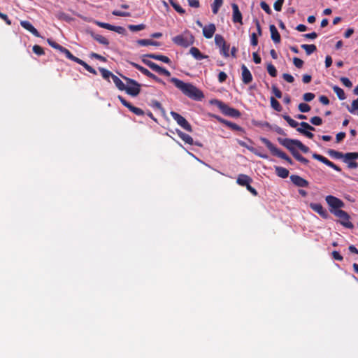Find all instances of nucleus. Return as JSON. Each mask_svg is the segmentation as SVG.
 Instances as JSON below:
<instances>
[{"instance_id": "f257e3e1", "label": "nucleus", "mask_w": 358, "mask_h": 358, "mask_svg": "<svg viewBox=\"0 0 358 358\" xmlns=\"http://www.w3.org/2000/svg\"><path fill=\"white\" fill-rule=\"evenodd\" d=\"M170 81L173 83L183 94L191 99L194 101H201L204 98V94L202 91L191 83H184L176 78H171Z\"/></svg>"}, {"instance_id": "f03ea898", "label": "nucleus", "mask_w": 358, "mask_h": 358, "mask_svg": "<svg viewBox=\"0 0 358 358\" xmlns=\"http://www.w3.org/2000/svg\"><path fill=\"white\" fill-rule=\"evenodd\" d=\"M260 141L266 146L273 155L285 160L291 165L294 164L292 159L286 153L276 148L268 139L262 137Z\"/></svg>"}, {"instance_id": "7ed1b4c3", "label": "nucleus", "mask_w": 358, "mask_h": 358, "mask_svg": "<svg viewBox=\"0 0 358 358\" xmlns=\"http://www.w3.org/2000/svg\"><path fill=\"white\" fill-rule=\"evenodd\" d=\"M120 76L126 81V86L124 91L131 96H137L141 92V85L136 80L127 78L120 74Z\"/></svg>"}, {"instance_id": "20e7f679", "label": "nucleus", "mask_w": 358, "mask_h": 358, "mask_svg": "<svg viewBox=\"0 0 358 358\" xmlns=\"http://www.w3.org/2000/svg\"><path fill=\"white\" fill-rule=\"evenodd\" d=\"M325 201L329 206L330 213L333 215L342 210L341 208L345 206V203L341 199L332 195H327L325 197Z\"/></svg>"}, {"instance_id": "39448f33", "label": "nucleus", "mask_w": 358, "mask_h": 358, "mask_svg": "<svg viewBox=\"0 0 358 358\" xmlns=\"http://www.w3.org/2000/svg\"><path fill=\"white\" fill-rule=\"evenodd\" d=\"M98 69L105 80L110 81V78H111L117 88L120 91H124L126 84H124L117 76L113 74L106 69Z\"/></svg>"}, {"instance_id": "423d86ee", "label": "nucleus", "mask_w": 358, "mask_h": 358, "mask_svg": "<svg viewBox=\"0 0 358 358\" xmlns=\"http://www.w3.org/2000/svg\"><path fill=\"white\" fill-rule=\"evenodd\" d=\"M215 103L225 115L232 117H239L241 116V113L239 110L236 108L229 107L227 104L221 101L215 100Z\"/></svg>"}, {"instance_id": "0eeeda50", "label": "nucleus", "mask_w": 358, "mask_h": 358, "mask_svg": "<svg viewBox=\"0 0 358 358\" xmlns=\"http://www.w3.org/2000/svg\"><path fill=\"white\" fill-rule=\"evenodd\" d=\"M194 41V36L189 33H184L173 38L174 43L185 48L192 45Z\"/></svg>"}, {"instance_id": "6e6552de", "label": "nucleus", "mask_w": 358, "mask_h": 358, "mask_svg": "<svg viewBox=\"0 0 358 358\" xmlns=\"http://www.w3.org/2000/svg\"><path fill=\"white\" fill-rule=\"evenodd\" d=\"M170 114L171 117L173 118V120H176L178 124H179L182 128H183L184 129L189 132L192 131L191 124L187 121V120L184 117L174 111H171Z\"/></svg>"}, {"instance_id": "1a4fd4ad", "label": "nucleus", "mask_w": 358, "mask_h": 358, "mask_svg": "<svg viewBox=\"0 0 358 358\" xmlns=\"http://www.w3.org/2000/svg\"><path fill=\"white\" fill-rule=\"evenodd\" d=\"M334 215L339 218V222L343 227L348 229H352L354 227L353 224L350 221V215L345 211L343 210L338 211Z\"/></svg>"}, {"instance_id": "9d476101", "label": "nucleus", "mask_w": 358, "mask_h": 358, "mask_svg": "<svg viewBox=\"0 0 358 358\" xmlns=\"http://www.w3.org/2000/svg\"><path fill=\"white\" fill-rule=\"evenodd\" d=\"M357 159H358V152H347L343 154V162L348 164V166L350 169H356L358 167V163L353 161Z\"/></svg>"}, {"instance_id": "9b49d317", "label": "nucleus", "mask_w": 358, "mask_h": 358, "mask_svg": "<svg viewBox=\"0 0 358 358\" xmlns=\"http://www.w3.org/2000/svg\"><path fill=\"white\" fill-rule=\"evenodd\" d=\"M301 127H297L296 131L300 134H303L306 137L312 139L314 137V134L310 131H315V129L313 126L310 125L306 122H301L300 123Z\"/></svg>"}, {"instance_id": "f8f14e48", "label": "nucleus", "mask_w": 358, "mask_h": 358, "mask_svg": "<svg viewBox=\"0 0 358 358\" xmlns=\"http://www.w3.org/2000/svg\"><path fill=\"white\" fill-rule=\"evenodd\" d=\"M278 141L282 145H283L287 150H289L290 151V152L292 153V155H293V153H294V152L297 151L295 148V147L297 148V143H298L297 139H291V138L282 139V138H278Z\"/></svg>"}, {"instance_id": "ddd939ff", "label": "nucleus", "mask_w": 358, "mask_h": 358, "mask_svg": "<svg viewBox=\"0 0 358 358\" xmlns=\"http://www.w3.org/2000/svg\"><path fill=\"white\" fill-rule=\"evenodd\" d=\"M117 99L120 100L121 103L127 107L131 112L134 113L135 115L138 116H143L145 114V112L141 109L140 108H137L136 106H134L131 103L127 101L124 97L119 95L117 96Z\"/></svg>"}, {"instance_id": "4468645a", "label": "nucleus", "mask_w": 358, "mask_h": 358, "mask_svg": "<svg viewBox=\"0 0 358 358\" xmlns=\"http://www.w3.org/2000/svg\"><path fill=\"white\" fill-rule=\"evenodd\" d=\"M309 206L313 211L319 214L323 219L329 218V215L327 210L323 208L322 204L318 203H310Z\"/></svg>"}, {"instance_id": "2eb2a0df", "label": "nucleus", "mask_w": 358, "mask_h": 358, "mask_svg": "<svg viewBox=\"0 0 358 358\" xmlns=\"http://www.w3.org/2000/svg\"><path fill=\"white\" fill-rule=\"evenodd\" d=\"M313 157L314 159L324 163L327 166L334 169L336 171H338V172L341 171V169L339 166H338L336 164H335L334 163H333L332 162L329 160L327 158L324 157V156H322L321 155L314 153L313 155Z\"/></svg>"}, {"instance_id": "dca6fc26", "label": "nucleus", "mask_w": 358, "mask_h": 358, "mask_svg": "<svg viewBox=\"0 0 358 358\" xmlns=\"http://www.w3.org/2000/svg\"><path fill=\"white\" fill-rule=\"evenodd\" d=\"M290 180L295 186L299 187H307L309 185V182L307 180L298 175H291Z\"/></svg>"}, {"instance_id": "f3484780", "label": "nucleus", "mask_w": 358, "mask_h": 358, "mask_svg": "<svg viewBox=\"0 0 358 358\" xmlns=\"http://www.w3.org/2000/svg\"><path fill=\"white\" fill-rule=\"evenodd\" d=\"M61 53L63 54L66 58L76 62V63L79 64L80 65L83 66V67H90V66L87 64L85 62H83V60L80 59L79 58L73 56L70 52V51L69 50H67L66 48H65L64 47L62 49Z\"/></svg>"}, {"instance_id": "a211bd4d", "label": "nucleus", "mask_w": 358, "mask_h": 358, "mask_svg": "<svg viewBox=\"0 0 358 358\" xmlns=\"http://www.w3.org/2000/svg\"><path fill=\"white\" fill-rule=\"evenodd\" d=\"M20 25L24 29H25L26 30H27L28 31L31 33L34 36H35L36 37L40 36V34H39L38 31H37V29L29 21L22 20L20 22Z\"/></svg>"}, {"instance_id": "6ab92c4d", "label": "nucleus", "mask_w": 358, "mask_h": 358, "mask_svg": "<svg viewBox=\"0 0 358 358\" xmlns=\"http://www.w3.org/2000/svg\"><path fill=\"white\" fill-rule=\"evenodd\" d=\"M216 30L215 25L213 23L203 27V34L206 38H211Z\"/></svg>"}, {"instance_id": "aec40b11", "label": "nucleus", "mask_w": 358, "mask_h": 358, "mask_svg": "<svg viewBox=\"0 0 358 358\" xmlns=\"http://www.w3.org/2000/svg\"><path fill=\"white\" fill-rule=\"evenodd\" d=\"M233 10V21L234 22H239L242 24V14L239 10L238 6L236 3L231 4Z\"/></svg>"}, {"instance_id": "412c9836", "label": "nucleus", "mask_w": 358, "mask_h": 358, "mask_svg": "<svg viewBox=\"0 0 358 358\" xmlns=\"http://www.w3.org/2000/svg\"><path fill=\"white\" fill-rule=\"evenodd\" d=\"M252 182V179L249 176L245 174H239L236 180L237 184L243 187H245L248 183H251Z\"/></svg>"}, {"instance_id": "4be33fe9", "label": "nucleus", "mask_w": 358, "mask_h": 358, "mask_svg": "<svg viewBox=\"0 0 358 358\" xmlns=\"http://www.w3.org/2000/svg\"><path fill=\"white\" fill-rule=\"evenodd\" d=\"M242 81L244 84L248 85L252 81V76L248 69H242Z\"/></svg>"}, {"instance_id": "5701e85b", "label": "nucleus", "mask_w": 358, "mask_h": 358, "mask_svg": "<svg viewBox=\"0 0 358 358\" xmlns=\"http://www.w3.org/2000/svg\"><path fill=\"white\" fill-rule=\"evenodd\" d=\"M269 29L271 31V37L274 43H278L280 42V35L278 33L275 26L274 24H271L269 27Z\"/></svg>"}, {"instance_id": "b1692460", "label": "nucleus", "mask_w": 358, "mask_h": 358, "mask_svg": "<svg viewBox=\"0 0 358 358\" xmlns=\"http://www.w3.org/2000/svg\"><path fill=\"white\" fill-rule=\"evenodd\" d=\"M176 133H177L178 136L185 143H187V144L191 145L194 144L193 138L189 134H187L182 132V131H180L179 129H176Z\"/></svg>"}, {"instance_id": "393cba45", "label": "nucleus", "mask_w": 358, "mask_h": 358, "mask_svg": "<svg viewBox=\"0 0 358 358\" xmlns=\"http://www.w3.org/2000/svg\"><path fill=\"white\" fill-rule=\"evenodd\" d=\"M275 171L276 175L281 178H286L289 176V171L282 166H275Z\"/></svg>"}, {"instance_id": "a878e982", "label": "nucleus", "mask_w": 358, "mask_h": 358, "mask_svg": "<svg viewBox=\"0 0 358 358\" xmlns=\"http://www.w3.org/2000/svg\"><path fill=\"white\" fill-rule=\"evenodd\" d=\"M149 57H152V59L162 61V62H164L165 64H167L169 65L171 64V60L166 56L161 55L149 54Z\"/></svg>"}, {"instance_id": "bb28decb", "label": "nucleus", "mask_w": 358, "mask_h": 358, "mask_svg": "<svg viewBox=\"0 0 358 358\" xmlns=\"http://www.w3.org/2000/svg\"><path fill=\"white\" fill-rule=\"evenodd\" d=\"M189 52L197 60H201L204 57V56L201 53L200 50L197 48H191Z\"/></svg>"}, {"instance_id": "cd10ccee", "label": "nucleus", "mask_w": 358, "mask_h": 358, "mask_svg": "<svg viewBox=\"0 0 358 358\" xmlns=\"http://www.w3.org/2000/svg\"><path fill=\"white\" fill-rule=\"evenodd\" d=\"M333 90L336 94L338 98L340 100H344L346 98L343 90L341 89V87H339L338 86H336V85L334 86Z\"/></svg>"}, {"instance_id": "c85d7f7f", "label": "nucleus", "mask_w": 358, "mask_h": 358, "mask_svg": "<svg viewBox=\"0 0 358 358\" xmlns=\"http://www.w3.org/2000/svg\"><path fill=\"white\" fill-rule=\"evenodd\" d=\"M283 119L289 124V125L291 127L296 128L300 123L293 120L290 116L288 115H282Z\"/></svg>"}, {"instance_id": "c756f323", "label": "nucleus", "mask_w": 358, "mask_h": 358, "mask_svg": "<svg viewBox=\"0 0 358 358\" xmlns=\"http://www.w3.org/2000/svg\"><path fill=\"white\" fill-rule=\"evenodd\" d=\"M150 58L151 57H149V55H145L142 57L141 60L145 65L148 66L149 67H159L157 64L150 61Z\"/></svg>"}, {"instance_id": "7c9ffc66", "label": "nucleus", "mask_w": 358, "mask_h": 358, "mask_svg": "<svg viewBox=\"0 0 358 358\" xmlns=\"http://www.w3.org/2000/svg\"><path fill=\"white\" fill-rule=\"evenodd\" d=\"M301 48L305 50L306 54L308 55H310L313 52H314L316 50V46L313 44L308 45V44H303L301 45Z\"/></svg>"}, {"instance_id": "2f4dec72", "label": "nucleus", "mask_w": 358, "mask_h": 358, "mask_svg": "<svg viewBox=\"0 0 358 358\" xmlns=\"http://www.w3.org/2000/svg\"><path fill=\"white\" fill-rule=\"evenodd\" d=\"M292 156L299 162H300L301 163L306 165L309 163V160L307 159L306 158H305L304 157H303L298 151L296 152H294V153H293Z\"/></svg>"}, {"instance_id": "473e14b6", "label": "nucleus", "mask_w": 358, "mask_h": 358, "mask_svg": "<svg viewBox=\"0 0 358 358\" xmlns=\"http://www.w3.org/2000/svg\"><path fill=\"white\" fill-rule=\"evenodd\" d=\"M138 44L142 46H147V45H157V42L152 41L150 39H140L137 41Z\"/></svg>"}, {"instance_id": "72a5a7b5", "label": "nucleus", "mask_w": 358, "mask_h": 358, "mask_svg": "<svg viewBox=\"0 0 358 358\" xmlns=\"http://www.w3.org/2000/svg\"><path fill=\"white\" fill-rule=\"evenodd\" d=\"M271 106L276 111L280 112L282 109L281 105L274 97H271Z\"/></svg>"}, {"instance_id": "f704fd0d", "label": "nucleus", "mask_w": 358, "mask_h": 358, "mask_svg": "<svg viewBox=\"0 0 358 358\" xmlns=\"http://www.w3.org/2000/svg\"><path fill=\"white\" fill-rule=\"evenodd\" d=\"M223 3V0H214L213 3L212 4V11L213 14H217L220 8L222 6Z\"/></svg>"}, {"instance_id": "c9c22d12", "label": "nucleus", "mask_w": 358, "mask_h": 358, "mask_svg": "<svg viewBox=\"0 0 358 358\" xmlns=\"http://www.w3.org/2000/svg\"><path fill=\"white\" fill-rule=\"evenodd\" d=\"M215 43L217 46L220 48L221 46H224V44H226V41L222 36L220 34H216L215 36Z\"/></svg>"}, {"instance_id": "e433bc0d", "label": "nucleus", "mask_w": 358, "mask_h": 358, "mask_svg": "<svg viewBox=\"0 0 358 358\" xmlns=\"http://www.w3.org/2000/svg\"><path fill=\"white\" fill-rule=\"evenodd\" d=\"M93 37L96 41H98L101 44L106 45L109 44L108 40L106 37H104L101 35L96 34V35H94Z\"/></svg>"}, {"instance_id": "4c0bfd02", "label": "nucleus", "mask_w": 358, "mask_h": 358, "mask_svg": "<svg viewBox=\"0 0 358 358\" xmlns=\"http://www.w3.org/2000/svg\"><path fill=\"white\" fill-rule=\"evenodd\" d=\"M328 154L333 158L335 159H343V153L334 150H329Z\"/></svg>"}, {"instance_id": "58836bf2", "label": "nucleus", "mask_w": 358, "mask_h": 358, "mask_svg": "<svg viewBox=\"0 0 358 358\" xmlns=\"http://www.w3.org/2000/svg\"><path fill=\"white\" fill-rule=\"evenodd\" d=\"M128 28L131 31H138L144 29L145 28V25L144 24L137 25L130 24L128 26Z\"/></svg>"}, {"instance_id": "ea45409f", "label": "nucleus", "mask_w": 358, "mask_h": 358, "mask_svg": "<svg viewBox=\"0 0 358 358\" xmlns=\"http://www.w3.org/2000/svg\"><path fill=\"white\" fill-rule=\"evenodd\" d=\"M298 108L301 113H307L310 110V106L305 103H301L298 106Z\"/></svg>"}, {"instance_id": "a19ab883", "label": "nucleus", "mask_w": 358, "mask_h": 358, "mask_svg": "<svg viewBox=\"0 0 358 358\" xmlns=\"http://www.w3.org/2000/svg\"><path fill=\"white\" fill-rule=\"evenodd\" d=\"M310 122L312 124L315 126H320L322 124V120L319 116H314L310 119Z\"/></svg>"}, {"instance_id": "79ce46f5", "label": "nucleus", "mask_w": 358, "mask_h": 358, "mask_svg": "<svg viewBox=\"0 0 358 358\" xmlns=\"http://www.w3.org/2000/svg\"><path fill=\"white\" fill-rule=\"evenodd\" d=\"M348 110L350 113H354L356 110H358V99L354 100L352 103V106L350 108L348 106H347Z\"/></svg>"}, {"instance_id": "37998d69", "label": "nucleus", "mask_w": 358, "mask_h": 358, "mask_svg": "<svg viewBox=\"0 0 358 358\" xmlns=\"http://www.w3.org/2000/svg\"><path fill=\"white\" fill-rule=\"evenodd\" d=\"M226 126H227L229 128H230L231 129L234 130V131H242L243 130L241 127H240L239 125H238L234 122H231L230 121H227Z\"/></svg>"}, {"instance_id": "c03bdc74", "label": "nucleus", "mask_w": 358, "mask_h": 358, "mask_svg": "<svg viewBox=\"0 0 358 358\" xmlns=\"http://www.w3.org/2000/svg\"><path fill=\"white\" fill-rule=\"evenodd\" d=\"M260 7L262 10H264L267 14L271 15L272 13V10L268 6V4L265 1H262L260 3Z\"/></svg>"}, {"instance_id": "a18cd8bd", "label": "nucleus", "mask_w": 358, "mask_h": 358, "mask_svg": "<svg viewBox=\"0 0 358 358\" xmlns=\"http://www.w3.org/2000/svg\"><path fill=\"white\" fill-rule=\"evenodd\" d=\"M48 43H49V45L54 48L55 49H57L60 52H62V49L64 48L63 46L60 45L59 44H58L57 43H56L55 41H52L50 39H48Z\"/></svg>"}, {"instance_id": "49530a36", "label": "nucleus", "mask_w": 358, "mask_h": 358, "mask_svg": "<svg viewBox=\"0 0 358 358\" xmlns=\"http://www.w3.org/2000/svg\"><path fill=\"white\" fill-rule=\"evenodd\" d=\"M171 6L173 7V8L180 14H184L185 13V10L178 3L171 1Z\"/></svg>"}, {"instance_id": "de8ad7c7", "label": "nucleus", "mask_w": 358, "mask_h": 358, "mask_svg": "<svg viewBox=\"0 0 358 358\" xmlns=\"http://www.w3.org/2000/svg\"><path fill=\"white\" fill-rule=\"evenodd\" d=\"M95 24L99 26V27L104 28L108 30H112V26L111 24L106 22H101L99 21H95Z\"/></svg>"}, {"instance_id": "09e8293b", "label": "nucleus", "mask_w": 358, "mask_h": 358, "mask_svg": "<svg viewBox=\"0 0 358 358\" xmlns=\"http://www.w3.org/2000/svg\"><path fill=\"white\" fill-rule=\"evenodd\" d=\"M271 90L276 98L280 99L282 97V92L275 85H272Z\"/></svg>"}, {"instance_id": "8fccbe9b", "label": "nucleus", "mask_w": 358, "mask_h": 358, "mask_svg": "<svg viewBox=\"0 0 358 358\" xmlns=\"http://www.w3.org/2000/svg\"><path fill=\"white\" fill-rule=\"evenodd\" d=\"M111 31H115L120 34H125L126 33V30L124 27H120V26H114L113 25L112 26V30Z\"/></svg>"}, {"instance_id": "3c124183", "label": "nucleus", "mask_w": 358, "mask_h": 358, "mask_svg": "<svg viewBox=\"0 0 358 358\" xmlns=\"http://www.w3.org/2000/svg\"><path fill=\"white\" fill-rule=\"evenodd\" d=\"M285 0H277L275 1L273 4L274 9L276 11H280L282 10V5L284 3Z\"/></svg>"}, {"instance_id": "603ef678", "label": "nucleus", "mask_w": 358, "mask_h": 358, "mask_svg": "<svg viewBox=\"0 0 358 358\" xmlns=\"http://www.w3.org/2000/svg\"><path fill=\"white\" fill-rule=\"evenodd\" d=\"M297 148L304 153H308L310 151L309 148L303 145L299 140H298Z\"/></svg>"}, {"instance_id": "864d4df0", "label": "nucleus", "mask_w": 358, "mask_h": 358, "mask_svg": "<svg viewBox=\"0 0 358 358\" xmlns=\"http://www.w3.org/2000/svg\"><path fill=\"white\" fill-rule=\"evenodd\" d=\"M32 50L37 55H42L44 54L43 49L38 45H34Z\"/></svg>"}, {"instance_id": "5fc2aeb1", "label": "nucleus", "mask_w": 358, "mask_h": 358, "mask_svg": "<svg viewBox=\"0 0 358 358\" xmlns=\"http://www.w3.org/2000/svg\"><path fill=\"white\" fill-rule=\"evenodd\" d=\"M220 52L224 55L225 57H228L229 55V45L227 43L224 44V46H221L220 48Z\"/></svg>"}, {"instance_id": "6e6d98bb", "label": "nucleus", "mask_w": 358, "mask_h": 358, "mask_svg": "<svg viewBox=\"0 0 358 358\" xmlns=\"http://www.w3.org/2000/svg\"><path fill=\"white\" fill-rule=\"evenodd\" d=\"M112 14L115 16H120V17H129L131 15L128 12H122L120 10H113L112 12Z\"/></svg>"}, {"instance_id": "4d7b16f0", "label": "nucleus", "mask_w": 358, "mask_h": 358, "mask_svg": "<svg viewBox=\"0 0 358 358\" xmlns=\"http://www.w3.org/2000/svg\"><path fill=\"white\" fill-rule=\"evenodd\" d=\"M340 80L345 87L350 88L352 86V82L348 78L341 77Z\"/></svg>"}, {"instance_id": "13d9d810", "label": "nucleus", "mask_w": 358, "mask_h": 358, "mask_svg": "<svg viewBox=\"0 0 358 358\" xmlns=\"http://www.w3.org/2000/svg\"><path fill=\"white\" fill-rule=\"evenodd\" d=\"M315 98V94L311 92H306L303 94V99L306 101H310Z\"/></svg>"}, {"instance_id": "bf43d9fd", "label": "nucleus", "mask_w": 358, "mask_h": 358, "mask_svg": "<svg viewBox=\"0 0 358 358\" xmlns=\"http://www.w3.org/2000/svg\"><path fill=\"white\" fill-rule=\"evenodd\" d=\"M156 72H157L159 75H164L166 76H170L171 73L166 69H152Z\"/></svg>"}, {"instance_id": "052dcab7", "label": "nucleus", "mask_w": 358, "mask_h": 358, "mask_svg": "<svg viewBox=\"0 0 358 358\" xmlns=\"http://www.w3.org/2000/svg\"><path fill=\"white\" fill-rule=\"evenodd\" d=\"M151 106L162 111L164 110L162 104L157 100L152 101Z\"/></svg>"}, {"instance_id": "680f3d73", "label": "nucleus", "mask_w": 358, "mask_h": 358, "mask_svg": "<svg viewBox=\"0 0 358 358\" xmlns=\"http://www.w3.org/2000/svg\"><path fill=\"white\" fill-rule=\"evenodd\" d=\"M271 129L275 131L278 134L285 135V133L284 132L283 129L281 127H280L279 126H277V125L272 126Z\"/></svg>"}, {"instance_id": "e2e57ef3", "label": "nucleus", "mask_w": 358, "mask_h": 358, "mask_svg": "<svg viewBox=\"0 0 358 358\" xmlns=\"http://www.w3.org/2000/svg\"><path fill=\"white\" fill-rule=\"evenodd\" d=\"M332 257L334 259L338 261H342L343 259V256L338 251H333Z\"/></svg>"}, {"instance_id": "0e129e2a", "label": "nucleus", "mask_w": 358, "mask_h": 358, "mask_svg": "<svg viewBox=\"0 0 358 358\" xmlns=\"http://www.w3.org/2000/svg\"><path fill=\"white\" fill-rule=\"evenodd\" d=\"M246 187V189L254 196H257L258 193H257V191L254 188L252 187L251 185H250V183H248L247 185L245 186Z\"/></svg>"}, {"instance_id": "69168bd1", "label": "nucleus", "mask_w": 358, "mask_h": 358, "mask_svg": "<svg viewBox=\"0 0 358 358\" xmlns=\"http://www.w3.org/2000/svg\"><path fill=\"white\" fill-rule=\"evenodd\" d=\"M227 78V76L224 72L221 71L219 73L218 80L220 83H224L226 80Z\"/></svg>"}, {"instance_id": "338daca9", "label": "nucleus", "mask_w": 358, "mask_h": 358, "mask_svg": "<svg viewBox=\"0 0 358 358\" xmlns=\"http://www.w3.org/2000/svg\"><path fill=\"white\" fill-rule=\"evenodd\" d=\"M189 6L193 8H199L200 6L198 0H187Z\"/></svg>"}, {"instance_id": "774afa93", "label": "nucleus", "mask_w": 358, "mask_h": 358, "mask_svg": "<svg viewBox=\"0 0 358 358\" xmlns=\"http://www.w3.org/2000/svg\"><path fill=\"white\" fill-rule=\"evenodd\" d=\"M282 78L287 82V83H293L294 81V78L292 75L290 74H288V73H283L282 75Z\"/></svg>"}]
</instances>
